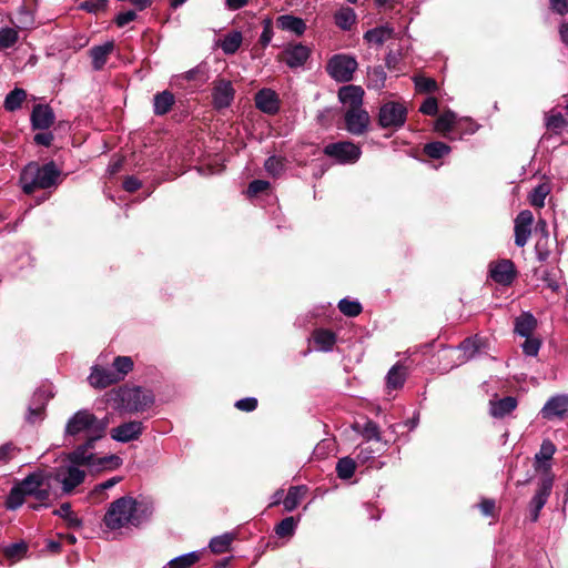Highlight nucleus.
Wrapping results in <instances>:
<instances>
[{"label":"nucleus","instance_id":"nucleus-1","mask_svg":"<svg viewBox=\"0 0 568 568\" xmlns=\"http://www.w3.org/2000/svg\"><path fill=\"white\" fill-rule=\"evenodd\" d=\"M152 514L149 505L138 501L131 496H123L112 501L103 517V523L110 530L139 527Z\"/></svg>","mask_w":568,"mask_h":568},{"label":"nucleus","instance_id":"nucleus-20","mask_svg":"<svg viewBox=\"0 0 568 568\" xmlns=\"http://www.w3.org/2000/svg\"><path fill=\"white\" fill-rule=\"evenodd\" d=\"M175 102L174 94L168 90L156 93L153 99V112L156 115L166 114Z\"/></svg>","mask_w":568,"mask_h":568},{"label":"nucleus","instance_id":"nucleus-13","mask_svg":"<svg viewBox=\"0 0 568 568\" xmlns=\"http://www.w3.org/2000/svg\"><path fill=\"white\" fill-rule=\"evenodd\" d=\"M363 98L364 90L359 85L348 84L338 90V100L347 110L362 108Z\"/></svg>","mask_w":568,"mask_h":568},{"label":"nucleus","instance_id":"nucleus-7","mask_svg":"<svg viewBox=\"0 0 568 568\" xmlns=\"http://www.w3.org/2000/svg\"><path fill=\"white\" fill-rule=\"evenodd\" d=\"M358 64L355 58L347 54H335L327 62V73L338 82H348L353 79Z\"/></svg>","mask_w":568,"mask_h":568},{"label":"nucleus","instance_id":"nucleus-21","mask_svg":"<svg viewBox=\"0 0 568 568\" xmlns=\"http://www.w3.org/2000/svg\"><path fill=\"white\" fill-rule=\"evenodd\" d=\"M364 39L369 45L379 48L390 39V28L383 26L368 30Z\"/></svg>","mask_w":568,"mask_h":568},{"label":"nucleus","instance_id":"nucleus-55","mask_svg":"<svg viewBox=\"0 0 568 568\" xmlns=\"http://www.w3.org/2000/svg\"><path fill=\"white\" fill-rule=\"evenodd\" d=\"M385 379H386V384L389 385L390 384V371H388V373L386 374Z\"/></svg>","mask_w":568,"mask_h":568},{"label":"nucleus","instance_id":"nucleus-56","mask_svg":"<svg viewBox=\"0 0 568 568\" xmlns=\"http://www.w3.org/2000/svg\"><path fill=\"white\" fill-rule=\"evenodd\" d=\"M193 78H194V71H189V72L186 73V79L191 80V79H193Z\"/></svg>","mask_w":568,"mask_h":568},{"label":"nucleus","instance_id":"nucleus-28","mask_svg":"<svg viewBox=\"0 0 568 568\" xmlns=\"http://www.w3.org/2000/svg\"><path fill=\"white\" fill-rule=\"evenodd\" d=\"M233 539H234V535L230 534V532L223 534L221 536H216L211 539L210 545H209L210 549L214 554L226 552V551H229Z\"/></svg>","mask_w":568,"mask_h":568},{"label":"nucleus","instance_id":"nucleus-40","mask_svg":"<svg viewBox=\"0 0 568 568\" xmlns=\"http://www.w3.org/2000/svg\"><path fill=\"white\" fill-rule=\"evenodd\" d=\"M354 428L357 432H361L363 436L367 439L378 438V427L373 422H367L363 428H361V425L358 423H355Z\"/></svg>","mask_w":568,"mask_h":568},{"label":"nucleus","instance_id":"nucleus-38","mask_svg":"<svg viewBox=\"0 0 568 568\" xmlns=\"http://www.w3.org/2000/svg\"><path fill=\"white\" fill-rule=\"evenodd\" d=\"M28 550L24 541L11 544L4 548L3 554L9 559H20Z\"/></svg>","mask_w":568,"mask_h":568},{"label":"nucleus","instance_id":"nucleus-39","mask_svg":"<svg viewBox=\"0 0 568 568\" xmlns=\"http://www.w3.org/2000/svg\"><path fill=\"white\" fill-rule=\"evenodd\" d=\"M387 75L381 67L373 68L368 72L369 84L374 88H382L385 85Z\"/></svg>","mask_w":568,"mask_h":568},{"label":"nucleus","instance_id":"nucleus-42","mask_svg":"<svg viewBox=\"0 0 568 568\" xmlns=\"http://www.w3.org/2000/svg\"><path fill=\"white\" fill-rule=\"evenodd\" d=\"M270 186V183L264 180H254L248 184L247 194L248 196H255L258 193L266 191Z\"/></svg>","mask_w":568,"mask_h":568},{"label":"nucleus","instance_id":"nucleus-25","mask_svg":"<svg viewBox=\"0 0 568 568\" xmlns=\"http://www.w3.org/2000/svg\"><path fill=\"white\" fill-rule=\"evenodd\" d=\"M26 98L27 92L23 89L16 88L7 94L3 106L7 111L13 112L21 108Z\"/></svg>","mask_w":568,"mask_h":568},{"label":"nucleus","instance_id":"nucleus-10","mask_svg":"<svg viewBox=\"0 0 568 568\" xmlns=\"http://www.w3.org/2000/svg\"><path fill=\"white\" fill-rule=\"evenodd\" d=\"M345 128L353 135L364 134L369 125V114L363 109L346 110Z\"/></svg>","mask_w":568,"mask_h":568},{"label":"nucleus","instance_id":"nucleus-34","mask_svg":"<svg viewBox=\"0 0 568 568\" xmlns=\"http://www.w3.org/2000/svg\"><path fill=\"white\" fill-rule=\"evenodd\" d=\"M339 311L349 317H354L361 314L362 312V305L357 301H351L347 298H343L338 303Z\"/></svg>","mask_w":568,"mask_h":568},{"label":"nucleus","instance_id":"nucleus-15","mask_svg":"<svg viewBox=\"0 0 568 568\" xmlns=\"http://www.w3.org/2000/svg\"><path fill=\"white\" fill-rule=\"evenodd\" d=\"M256 108L267 114H275L280 109L277 94L271 89H262L255 95Z\"/></svg>","mask_w":568,"mask_h":568},{"label":"nucleus","instance_id":"nucleus-29","mask_svg":"<svg viewBox=\"0 0 568 568\" xmlns=\"http://www.w3.org/2000/svg\"><path fill=\"white\" fill-rule=\"evenodd\" d=\"M200 560V552L192 551L184 554L169 561V568H190Z\"/></svg>","mask_w":568,"mask_h":568},{"label":"nucleus","instance_id":"nucleus-33","mask_svg":"<svg viewBox=\"0 0 568 568\" xmlns=\"http://www.w3.org/2000/svg\"><path fill=\"white\" fill-rule=\"evenodd\" d=\"M26 496L27 495L24 494V491L21 490V487L19 486V484H17L16 486H13L11 488V490L9 493V496L6 501L7 508L8 509H17L18 507H20L23 504Z\"/></svg>","mask_w":568,"mask_h":568},{"label":"nucleus","instance_id":"nucleus-14","mask_svg":"<svg viewBox=\"0 0 568 568\" xmlns=\"http://www.w3.org/2000/svg\"><path fill=\"white\" fill-rule=\"evenodd\" d=\"M311 50L308 47L303 45L301 43L288 45L283 51V57L281 58L290 68H298L304 65V63L310 58Z\"/></svg>","mask_w":568,"mask_h":568},{"label":"nucleus","instance_id":"nucleus-6","mask_svg":"<svg viewBox=\"0 0 568 568\" xmlns=\"http://www.w3.org/2000/svg\"><path fill=\"white\" fill-rule=\"evenodd\" d=\"M50 478V474L39 469L29 474L18 484L27 496H33L37 500L43 503L47 501L50 497L49 486L43 487L45 481H48Z\"/></svg>","mask_w":568,"mask_h":568},{"label":"nucleus","instance_id":"nucleus-41","mask_svg":"<svg viewBox=\"0 0 568 568\" xmlns=\"http://www.w3.org/2000/svg\"><path fill=\"white\" fill-rule=\"evenodd\" d=\"M81 7L88 12L97 13L106 10L108 0H87Z\"/></svg>","mask_w":568,"mask_h":568},{"label":"nucleus","instance_id":"nucleus-46","mask_svg":"<svg viewBox=\"0 0 568 568\" xmlns=\"http://www.w3.org/2000/svg\"><path fill=\"white\" fill-rule=\"evenodd\" d=\"M135 18H136L135 11L128 10V11L121 12L116 16L115 23L119 28H122V27L126 26L128 23L132 22L133 20H135Z\"/></svg>","mask_w":568,"mask_h":568},{"label":"nucleus","instance_id":"nucleus-16","mask_svg":"<svg viewBox=\"0 0 568 568\" xmlns=\"http://www.w3.org/2000/svg\"><path fill=\"white\" fill-rule=\"evenodd\" d=\"M54 122V113L49 105L37 104L31 113L33 129L47 130Z\"/></svg>","mask_w":568,"mask_h":568},{"label":"nucleus","instance_id":"nucleus-4","mask_svg":"<svg viewBox=\"0 0 568 568\" xmlns=\"http://www.w3.org/2000/svg\"><path fill=\"white\" fill-rule=\"evenodd\" d=\"M95 442L87 440L83 445L78 446L73 452L69 453L65 462L81 466H90L97 470L115 469L122 464V459L116 455L105 457H97L89 450L93 448Z\"/></svg>","mask_w":568,"mask_h":568},{"label":"nucleus","instance_id":"nucleus-8","mask_svg":"<svg viewBox=\"0 0 568 568\" xmlns=\"http://www.w3.org/2000/svg\"><path fill=\"white\" fill-rule=\"evenodd\" d=\"M324 153L327 156L336 159L339 163H354L359 159L362 151L355 143L342 141L327 144L324 148Z\"/></svg>","mask_w":568,"mask_h":568},{"label":"nucleus","instance_id":"nucleus-32","mask_svg":"<svg viewBox=\"0 0 568 568\" xmlns=\"http://www.w3.org/2000/svg\"><path fill=\"white\" fill-rule=\"evenodd\" d=\"M21 453V448L12 442L0 445V463L8 464Z\"/></svg>","mask_w":568,"mask_h":568},{"label":"nucleus","instance_id":"nucleus-22","mask_svg":"<svg viewBox=\"0 0 568 568\" xmlns=\"http://www.w3.org/2000/svg\"><path fill=\"white\" fill-rule=\"evenodd\" d=\"M313 339L317 349L323 352L331 351L336 343L335 334L328 329L314 331Z\"/></svg>","mask_w":568,"mask_h":568},{"label":"nucleus","instance_id":"nucleus-18","mask_svg":"<svg viewBox=\"0 0 568 568\" xmlns=\"http://www.w3.org/2000/svg\"><path fill=\"white\" fill-rule=\"evenodd\" d=\"M276 23L280 29L293 32L296 36H302L306 30L305 21L291 14L280 16Z\"/></svg>","mask_w":568,"mask_h":568},{"label":"nucleus","instance_id":"nucleus-44","mask_svg":"<svg viewBox=\"0 0 568 568\" xmlns=\"http://www.w3.org/2000/svg\"><path fill=\"white\" fill-rule=\"evenodd\" d=\"M235 407L243 412H253L257 407V399L254 397H246L235 403Z\"/></svg>","mask_w":568,"mask_h":568},{"label":"nucleus","instance_id":"nucleus-45","mask_svg":"<svg viewBox=\"0 0 568 568\" xmlns=\"http://www.w3.org/2000/svg\"><path fill=\"white\" fill-rule=\"evenodd\" d=\"M273 38V29H272V20L266 19L264 20V28L263 32L260 37V42L263 47H266Z\"/></svg>","mask_w":568,"mask_h":568},{"label":"nucleus","instance_id":"nucleus-26","mask_svg":"<svg viewBox=\"0 0 568 568\" xmlns=\"http://www.w3.org/2000/svg\"><path fill=\"white\" fill-rule=\"evenodd\" d=\"M242 33L239 31H232L227 33L221 41V49L226 54H233L237 51L242 43Z\"/></svg>","mask_w":568,"mask_h":568},{"label":"nucleus","instance_id":"nucleus-24","mask_svg":"<svg viewBox=\"0 0 568 568\" xmlns=\"http://www.w3.org/2000/svg\"><path fill=\"white\" fill-rule=\"evenodd\" d=\"M133 361L130 356H116L113 359L112 367L113 374L118 382H121L133 369Z\"/></svg>","mask_w":568,"mask_h":568},{"label":"nucleus","instance_id":"nucleus-19","mask_svg":"<svg viewBox=\"0 0 568 568\" xmlns=\"http://www.w3.org/2000/svg\"><path fill=\"white\" fill-rule=\"evenodd\" d=\"M114 43L109 41L101 45H95L90 49V57L95 70H100L106 63L108 57L112 53Z\"/></svg>","mask_w":568,"mask_h":568},{"label":"nucleus","instance_id":"nucleus-50","mask_svg":"<svg viewBox=\"0 0 568 568\" xmlns=\"http://www.w3.org/2000/svg\"><path fill=\"white\" fill-rule=\"evenodd\" d=\"M248 0H226V6L231 10H237L244 7Z\"/></svg>","mask_w":568,"mask_h":568},{"label":"nucleus","instance_id":"nucleus-17","mask_svg":"<svg viewBox=\"0 0 568 568\" xmlns=\"http://www.w3.org/2000/svg\"><path fill=\"white\" fill-rule=\"evenodd\" d=\"M89 383L95 388H105L119 382L112 369L93 366L89 376Z\"/></svg>","mask_w":568,"mask_h":568},{"label":"nucleus","instance_id":"nucleus-53","mask_svg":"<svg viewBox=\"0 0 568 568\" xmlns=\"http://www.w3.org/2000/svg\"><path fill=\"white\" fill-rule=\"evenodd\" d=\"M229 565V559H223L216 564V568H226Z\"/></svg>","mask_w":568,"mask_h":568},{"label":"nucleus","instance_id":"nucleus-12","mask_svg":"<svg viewBox=\"0 0 568 568\" xmlns=\"http://www.w3.org/2000/svg\"><path fill=\"white\" fill-rule=\"evenodd\" d=\"M142 423L139 420H132L123 423L118 427L112 428L110 435L111 438L116 442L128 443L138 439L139 436L142 434Z\"/></svg>","mask_w":568,"mask_h":568},{"label":"nucleus","instance_id":"nucleus-52","mask_svg":"<svg viewBox=\"0 0 568 568\" xmlns=\"http://www.w3.org/2000/svg\"><path fill=\"white\" fill-rule=\"evenodd\" d=\"M282 495H283V490L276 491L274 495V501L272 503V505L278 504L282 498Z\"/></svg>","mask_w":568,"mask_h":568},{"label":"nucleus","instance_id":"nucleus-36","mask_svg":"<svg viewBox=\"0 0 568 568\" xmlns=\"http://www.w3.org/2000/svg\"><path fill=\"white\" fill-rule=\"evenodd\" d=\"M264 166L268 174H271L273 176H278L285 170V161L283 158L270 156L265 161Z\"/></svg>","mask_w":568,"mask_h":568},{"label":"nucleus","instance_id":"nucleus-43","mask_svg":"<svg viewBox=\"0 0 568 568\" xmlns=\"http://www.w3.org/2000/svg\"><path fill=\"white\" fill-rule=\"evenodd\" d=\"M122 480L121 477H112L99 485H97L93 490L91 491V496L92 497H95L97 495L99 494H102L104 490L109 489V488H112L113 486H115L118 483H120Z\"/></svg>","mask_w":568,"mask_h":568},{"label":"nucleus","instance_id":"nucleus-3","mask_svg":"<svg viewBox=\"0 0 568 568\" xmlns=\"http://www.w3.org/2000/svg\"><path fill=\"white\" fill-rule=\"evenodd\" d=\"M108 422L99 419L87 409H81L70 417L65 425L69 436L84 435L87 440L97 442L105 434Z\"/></svg>","mask_w":568,"mask_h":568},{"label":"nucleus","instance_id":"nucleus-5","mask_svg":"<svg viewBox=\"0 0 568 568\" xmlns=\"http://www.w3.org/2000/svg\"><path fill=\"white\" fill-rule=\"evenodd\" d=\"M85 471L64 460L59 467L54 469L51 477L61 485L64 494H71L74 489L80 486L85 479Z\"/></svg>","mask_w":568,"mask_h":568},{"label":"nucleus","instance_id":"nucleus-57","mask_svg":"<svg viewBox=\"0 0 568 568\" xmlns=\"http://www.w3.org/2000/svg\"><path fill=\"white\" fill-rule=\"evenodd\" d=\"M376 3H378L379 6H383L385 3L388 2V0H375Z\"/></svg>","mask_w":568,"mask_h":568},{"label":"nucleus","instance_id":"nucleus-47","mask_svg":"<svg viewBox=\"0 0 568 568\" xmlns=\"http://www.w3.org/2000/svg\"><path fill=\"white\" fill-rule=\"evenodd\" d=\"M378 122L381 126L388 128L390 126V106L388 104H384L381 108Z\"/></svg>","mask_w":568,"mask_h":568},{"label":"nucleus","instance_id":"nucleus-37","mask_svg":"<svg viewBox=\"0 0 568 568\" xmlns=\"http://www.w3.org/2000/svg\"><path fill=\"white\" fill-rule=\"evenodd\" d=\"M18 41V31L12 28L0 30V50L12 47Z\"/></svg>","mask_w":568,"mask_h":568},{"label":"nucleus","instance_id":"nucleus-2","mask_svg":"<svg viewBox=\"0 0 568 568\" xmlns=\"http://www.w3.org/2000/svg\"><path fill=\"white\" fill-rule=\"evenodd\" d=\"M60 172L53 162L39 165L31 162L24 166L20 174V185L26 194H32L36 190L49 189L57 183Z\"/></svg>","mask_w":568,"mask_h":568},{"label":"nucleus","instance_id":"nucleus-58","mask_svg":"<svg viewBox=\"0 0 568 568\" xmlns=\"http://www.w3.org/2000/svg\"><path fill=\"white\" fill-rule=\"evenodd\" d=\"M68 539L71 541V542H74L75 541V537L74 536H69Z\"/></svg>","mask_w":568,"mask_h":568},{"label":"nucleus","instance_id":"nucleus-27","mask_svg":"<svg viewBox=\"0 0 568 568\" xmlns=\"http://www.w3.org/2000/svg\"><path fill=\"white\" fill-rule=\"evenodd\" d=\"M334 18L335 23L343 30H349L356 21V14L351 8H342Z\"/></svg>","mask_w":568,"mask_h":568},{"label":"nucleus","instance_id":"nucleus-31","mask_svg":"<svg viewBox=\"0 0 568 568\" xmlns=\"http://www.w3.org/2000/svg\"><path fill=\"white\" fill-rule=\"evenodd\" d=\"M54 514L64 518L68 526L71 528H80L82 526V520L72 511L71 506L68 503L62 504Z\"/></svg>","mask_w":568,"mask_h":568},{"label":"nucleus","instance_id":"nucleus-59","mask_svg":"<svg viewBox=\"0 0 568 568\" xmlns=\"http://www.w3.org/2000/svg\"><path fill=\"white\" fill-rule=\"evenodd\" d=\"M347 1L351 2V3H356L357 2V0H347Z\"/></svg>","mask_w":568,"mask_h":568},{"label":"nucleus","instance_id":"nucleus-9","mask_svg":"<svg viewBox=\"0 0 568 568\" xmlns=\"http://www.w3.org/2000/svg\"><path fill=\"white\" fill-rule=\"evenodd\" d=\"M122 400L126 404L129 412L136 413L146 409L153 403L154 398L150 392L136 387L124 392Z\"/></svg>","mask_w":568,"mask_h":568},{"label":"nucleus","instance_id":"nucleus-49","mask_svg":"<svg viewBox=\"0 0 568 568\" xmlns=\"http://www.w3.org/2000/svg\"><path fill=\"white\" fill-rule=\"evenodd\" d=\"M141 182L134 176H128L123 182V187L128 192H135L141 187Z\"/></svg>","mask_w":568,"mask_h":568},{"label":"nucleus","instance_id":"nucleus-11","mask_svg":"<svg viewBox=\"0 0 568 568\" xmlns=\"http://www.w3.org/2000/svg\"><path fill=\"white\" fill-rule=\"evenodd\" d=\"M235 91L232 82L225 79H219L213 87V104L216 109H224L231 105Z\"/></svg>","mask_w":568,"mask_h":568},{"label":"nucleus","instance_id":"nucleus-35","mask_svg":"<svg viewBox=\"0 0 568 568\" xmlns=\"http://www.w3.org/2000/svg\"><path fill=\"white\" fill-rule=\"evenodd\" d=\"M296 525L294 517H286L276 526L275 532L281 538L291 537L295 531Z\"/></svg>","mask_w":568,"mask_h":568},{"label":"nucleus","instance_id":"nucleus-30","mask_svg":"<svg viewBox=\"0 0 568 568\" xmlns=\"http://www.w3.org/2000/svg\"><path fill=\"white\" fill-rule=\"evenodd\" d=\"M356 470V463L351 457H343L337 462L336 473L341 479H349Z\"/></svg>","mask_w":568,"mask_h":568},{"label":"nucleus","instance_id":"nucleus-54","mask_svg":"<svg viewBox=\"0 0 568 568\" xmlns=\"http://www.w3.org/2000/svg\"><path fill=\"white\" fill-rule=\"evenodd\" d=\"M186 0H171V6L176 8L182 6Z\"/></svg>","mask_w":568,"mask_h":568},{"label":"nucleus","instance_id":"nucleus-48","mask_svg":"<svg viewBox=\"0 0 568 568\" xmlns=\"http://www.w3.org/2000/svg\"><path fill=\"white\" fill-rule=\"evenodd\" d=\"M33 140L39 145L50 146L53 141V134L50 132L37 133Z\"/></svg>","mask_w":568,"mask_h":568},{"label":"nucleus","instance_id":"nucleus-23","mask_svg":"<svg viewBox=\"0 0 568 568\" xmlns=\"http://www.w3.org/2000/svg\"><path fill=\"white\" fill-rule=\"evenodd\" d=\"M305 486H292L290 487L286 497L283 500V505L286 511H293L305 496Z\"/></svg>","mask_w":568,"mask_h":568},{"label":"nucleus","instance_id":"nucleus-51","mask_svg":"<svg viewBox=\"0 0 568 568\" xmlns=\"http://www.w3.org/2000/svg\"><path fill=\"white\" fill-rule=\"evenodd\" d=\"M42 413V408H29L28 409V415H27V419L30 422V423H33L36 420V418H38Z\"/></svg>","mask_w":568,"mask_h":568}]
</instances>
